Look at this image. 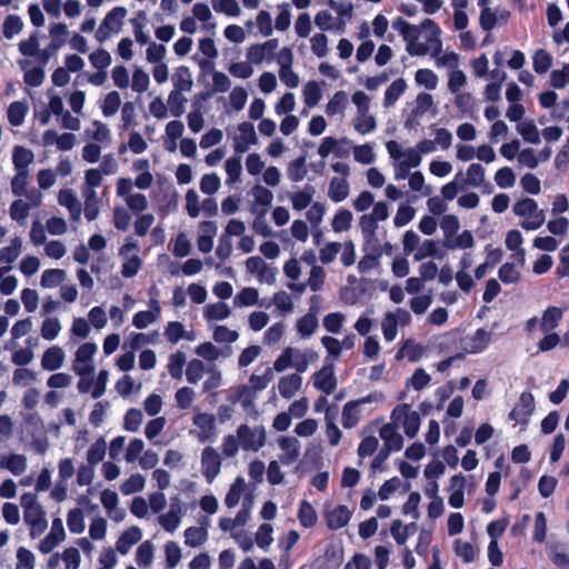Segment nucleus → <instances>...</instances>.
<instances>
[{"mask_svg": "<svg viewBox=\"0 0 569 569\" xmlns=\"http://www.w3.org/2000/svg\"><path fill=\"white\" fill-rule=\"evenodd\" d=\"M513 213L518 217H529L530 220H523L520 226L525 230H537L545 222V212L539 210L538 203L532 198H523L513 204Z\"/></svg>", "mask_w": 569, "mask_h": 569, "instance_id": "obj_1", "label": "nucleus"}, {"mask_svg": "<svg viewBox=\"0 0 569 569\" xmlns=\"http://www.w3.org/2000/svg\"><path fill=\"white\" fill-rule=\"evenodd\" d=\"M126 16L127 9L124 7L118 6L111 9L100 23L99 29L96 32V39L99 42H104L112 32H119Z\"/></svg>", "mask_w": 569, "mask_h": 569, "instance_id": "obj_2", "label": "nucleus"}, {"mask_svg": "<svg viewBox=\"0 0 569 569\" xmlns=\"http://www.w3.org/2000/svg\"><path fill=\"white\" fill-rule=\"evenodd\" d=\"M237 438L243 450L258 451L266 443V430L262 426L251 429L248 425H240L237 429Z\"/></svg>", "mask_w": 569, "mask_h": 569, "instance_id": "obj_3", "label": "nucleus"}, {"mask_svg": "<svg viewBox=\"0 0 569 569\" xmlns=\"http://www.w3.org/2000/svg\"><path fill=\"white\" fill-rule=\"evenodd\" d=\"M96 351L97 346L93 342H84L78 348L76 363L73 365L77 375L84 377L93 373L94 367L91 362Z\"/></svg>", "mask_w": 569, "mask_h": 569, "instance_id": "obj_4", "label": "nucleus"}, {"mask_svg": "<svg viewBox=\"0 0 569 569\" xmlns=\"http://www.w3.org/2000/svg\"><path fill=\"white\" fill-rule=\"evenodd\" d=\"M221 469V457L218 451L207 446L201 452V470L208 483H212Z\"/></svg>", "mask_w": 569, "mask_h": 569, "instance_id": "obj_5", "label": "nucleus"}, {"mask_svg": "<svg viewBox=\"0 0 569 569\" xmlns=\"http://www.w3.org/2000/svg\"><path fill=\"white\" fill-rule=\"evenodd\" d=\"M377 399L375 393H370L357 400L348 401L342 408L341 423L343 428L351 429L360 420L359 407L363 403L372 402Z\"/></svg>", "mask_w": 569, "mask_h": 569, "instance_id": "obj_6", "label": "nucleus"}, {"mask_svg": "<svg viewBox=\"0 0 569 569\" xmlns=\"http://www.w3.org/2000/svg\"><path fill=\"white\" fill-rule=\"evenodd\" d=\"M420 29L426 34V40L432 50V56L438 57L442 51V41L440 38L441 29L439 24L432 19L427 18L421 21Z\"/></svg>", "mask_w": 569, "mask_h": 569, "instance_id": "obj_7", "label": "nucleus"}, {"mask_svg": "<svg viewBox=\"0 0 569 569\" xmlns=\"http://www.w3.org/2000/svg\"><path fill=\"white\" fill-rule=\"evenodd\" d=\"M535 409L533 395L530 391H523L520 395L519 402L509 413V419L516 422H527L528 417Z\"/></svg>", "mask_w": 569, "mask_h": 569, "instance_id": "obj_8", "label": "nucleus"}, {"mask_svg": "<svg viewBox=\"0 0 569 569\" xmlns=\"http://www.w3.org/2000/svg\"><path fill=\"white\" fill-rule=\"evenodd\" d=\"M66 538V532L63 528L62 520L60 518H56L52 521L50 532L40 541L39 550L42 553L51 552L63 539Z\"/></svg>", "mask_w": 569, "mask_h": 569, "instance_id": "obj_9", "label": "nucleus"}, {"mask_svg": "<svg viewBox=\"0 0 569 569\" xmlns=\"http://www.w3.org/2000/svg\"><path fill=\"white\" fill-rule=\"evenodd\" d=\"M313 387L325 395H330L337 387V379L332 365L323 366L313 375Z\"/></svg>", "mask_w": 569, "mask_h": 569, "instance_id": "obj_10", "label": "nucleus"}, {"mask_svg": "<svg viewBox=\"0 0 569 569\" xmlns=\"http://www.w3.org/2000/svg\"><path fill=\"white\" fill-rule=\"evenodd\" d=\"M23 519L30 526V536L32 538L40 536L47 529L48 522L41 505L23 510Z\"/></svg>", "mask_w": 569, "mask_h": 569, "instance_id": "obj_11", "label": "nucleus"}, {"mask_svg": "<svg viewBox=\"0 0 569 569\" xmlns=\"http://www.w3.org/2000/svg\"><path fill=\"white\" fill-rule=\"evenodd\" d=\"M380 437L383 440L382 448L390 452L400 451L403 447V438L393 423L383 425L380 429Z\"/></svg>", "mask_w": 569, "mask_h": 569, "instance_id": "obj_12", "label": "nucleus"}, {"mask_svg": "<svg viewBox=\"0 0 569 569\" xmlns=\"http://www.w3.org/2000/svg\"><path fill=\"white\" fill-rule=\"evenodd\" d=\"M351 511L345 505H339L326 513V523L330 530H338L348 525Z\"/></svg>", "mask_w": 569, "mask_h": 569, "instance_id": "obj_13", "label": "nucleus"}, {"mask_svg": "<svg viewBox=\"0 0 569 569\" xmlns=\"http://www.w3.org/2000/svg\"><path fill=\"white\" fill-rule=\"evenodd\" d=\"M58 202L68 209L70 218L77 221L81 217V203L71 189H61L58 193Z\"/></svg>", "mask_w": 569, "mask_h": 569, "instance_id": "obj_14", "label": "nucleus"}, {"mask_svg": "<svg viewBox=\"0 0 569 569\" xmlns=\"http://www.w3.org/2000/svg\"><path fill=\"white\" fill-rule=\"evenodd\" d=\"M201 234L197 239V246L202 253H209L213 247V238L217 233V224L213 221L200 223Z\"/></svg>", "mask_w": 569, "mask_h": 569, "instance_id": "obj_15", "label": "nucleus"}, {"mask_svg": "<svg viewBox=\"0 0 569 569\" xmlns=\"http://www.w3.org/2000/svg\"><path fill=\"white\" fill-rule=\"evenodd\" d=\"M563 317V309L557 306H549L539 321V328L542 332L553 331Z\"/></svg>", "mask_w": 569, "mask_h": 569, "instance_id": "obj_16", "label": "nucleus"}, {"mask_svg": "<svg viewBox=\"0 0 569 569\" xmlns=\"http://www.w3.org/2000/svg\"><path fill=\"white\" fill-rule=\"evenodd\" d=\"M142 538L141 529L137 526H132L124 530L116 542V549L121 555L129 552L130 548L139 542Z\"/></svg>", "mask_w": 569, "mask_h": 569, "instance_id": "obj_17", "label": "nucleus"}, {"mask_svg": "<svg viewBox=\"0 0 569 569\" xmlns=\"http://www.w3.org/2000/svg\"><path fill=\"white\" fill-rule=\"evenodd\" d=\"M64 352L58 346L48 348L42 356L41 367L48 371H54L63 365Z\"/></svg>", "mask_w": 569, "mask_h": 569, "instance_id": "obj_18", "label": "nucleus"}, {"mask_svg": "<svg viewBox=\"0 0 569 569\" xmlns=\"http://www.w3.org/2000/svg\"><path fill=\"white\" fill-rule=\"evenodd\" d=\"M302 379L298 373H291L280 378L278 388L282 398L290 399L300 389Z\"/></svg>", "mask_w": 569, "mask_h": 569, "instance_id": "obj_19", "label": "nucleus"}, {"mask_svg": "<svg viewBox=\"0 0 569 569\" xmlns=\"http://www.w3.org/2000/svg\"><path fill=\"white\" fill-rule=\"evenodd\" d=\"M349 190V183L346 178L333 177L329 183L328 197L331 201L338 203L348 197Z\"/></svg>", "mask_w": 569, "mask_h": 569, "instance_id": "obj_20", "label": "nucleus"}, {"mask_svg": "<svg viewBox=\"0 0 569 569\" xmlns=\"http://www.w3.org/2000/svg\"><path fill=\"white\" fill-rule=\"evenodd\" d=\"M174 90L178 92L190 91L192 89V77L189 67L179 66L172 74Z\"/></svg>", "mask_w": 569, "mask_h": 569, "instance_id": "obj_21", "label": "nucleus"}, {"mask_svg": "<svg viewBox=\"0 0 569 569\" xmlns=\"http://www.w3.org/2000/svg\"><path fill=\"white\" fill-rule=\"evenodd\" d=\"M0 467L8 469L14 476H20L27 468V459L23 455L11 453L0 458Z\"/></svg>", "mask_w": 569, "mask_h": 569, "instance_id": "obj_22", "label": "nucleus"}, {"mask_svg": "<svg viewBox=\"0 0 569 569\" xmlns=\"http://www.w3.org/2000/svg\"><path fill=\"white\" fill-rule=\"evenodd\" d=\"M252 193L254 197L252 212H259L260 209H266V212H268L273 199L272 192L269 189L257 184L253 187Z\"/></svg>", "mask_w": 569, "mask_h": 569, "instance_id": "obj_23", "label": "nucleus"}, {"mask_svg": "<svg viewBox=\"0 0 569 569\" xmlns=\"http://www.w3.org/2000/svg\"><path fill=\"white\" fill-rule=\"evenodd\" d=\"M33 152L22 146H16L12 151V162L16 170L28 171V167L33 162Z\"/></svg>", "mask_w": 569, "mask_h": 569, "instance_id": "obj_24", "label": "nucleus"}, {"mask_svg": "<svg viewBox=\"0 0 569 569\" xmlns=\"http://www.w3.org/2000/svg\"><path fill=\"white\" fill-rule=\"evenodd\" d=\"M193 425L197 426L203 433L200 439L201 441L207 440L214 431L216 418L211 413H197L193 417Z\"/></svg>", "mask_w": 569, "mask_h": 569, "instance_id": "obj_25", "label": "nucleus"}, {"mask_svg": "<svg viewBox=\"0 0 569 569\" xmlns=\"http://www.w3.org/2000/svg\"><path fill=\"white\" fill-rule=\"evenodd\" d=\"M407 83L403 78L396 79L385 91L383 107H392L396 101L403 94Z\"/></svg>", "mask_w": 569, "mask_h": 569, "instance_id": "obj_26", "label": "nucleus"}, {"mask_svg": "<svg viewBox=\"0 0 569 569\" xmlns=\"http://www.w3.org/2000/svg\"><path fill=\"white\" fill-rule=\"evenodd\" d=\"M298 520L303 528H312L318 520L317 512L312 505L303 499L300 501L298 509Z\"/></svg>", "mask_w": 569, "mask_h": 569, "instance_id": "obj_27", "label": "nucleus"}, {"mask_svg": "<svg viewBox=\"0 0 569 569\" xmlns=\"http://www.w3.org/2000/svg\"><path fill=\"white\" fill-rule=\"evenodd\" d=\"M28 113V106L21 101H13L8 108V121L14 127H19L23 123L24 118Z\"/></svg>", "mask_w": 569, "mask_h": 569, "instance_id": "obj_28", "label": "nucleus"}, {"mask_svg": "<svg viewBox=\"0 0 569 569\" xmlns=\"http://www.w3.org/2000/svg\"><path fill=\"white\" fill-rule=\"evenodd\" d=\"M208 539V531L204 527H189L184 530V543L189 547H199Z\"/></svg>", "mask_w": 569, "mask_h": 569, "instance_id": "obj_29", "label": "nucleus"}, {"mask_svg": "<svg viewBox=\"0 0 569 569\" xmlns=\"http://www.w3.org/2000/svg\"><path fill=\"white\" fill-rule=\"evenodd\" d=\"M84 197V217L88 221L94 220L99 214V200L97 197V192L91 189H87L83 191Z\"/></svg>", "mask_w": 569, "mask_h": 569, "instance_id": "obj_30", "label": "nucleus"}, {"mask_svg": "<svg viewBox=\"0 0 569 569\" xmlns=\"http://www.w3.org/2000/svg\"><path fill=\"white\" fill-rule=\"evenodd\" d=\"M322 98V91L317 81H308L303 88V101L309 108L316 107Z\"/></svg>", "mask_w": 569, "mask_h": 569, "instance_id": "obj_31", "label": "nucleus"}, {"mask_svg": "<svg viewBox=\"0 0 569 569\" xmlns=\"http://www.w3.org/2000/svg\"><path fill=\"white\" fill-rule=\"evenodd\" d=\"M318 328L316 311L308 312L297 321V330L302 337L311 336Z\"/></svg>", "mask_w": 569, "mask_h": 569, "instance_id": "obj_32", "label": "nucleus"}, {"mask_svg": "<svg viewBox=\"0 0 569 569\" xmlns=\"http://www.w3.org/2000/svg\"><path fill=\"white\" fill-rule=\"evenodd\" d=\"M244 479L242 477H237L224 498V503L228 508H233L239 503L240 497L244 491Z\"/></svg>", "mask_w": 569, "mask_h": 569, "instance_id": "obj_33", "label": "nucleus"}, {"mask_svg": "<svg viewBox=\"0 0 569 569\" xmlns=\"http://www.w3.org/2000/svg\"><path fill=\"white\" fill-rule=\"evenodd\" d=\"M315 189L311 186H306L302 191L291 194L292 208L297 211L306 209L312 201Z\"/></svg>", "mask_w": 569, "mask_h": 569, "instance_id": "obj_34", "label": "nucleus"}, {"mask_svg": "<svg viewBox=\"0 0 569 569\" xmlns=\"http://www.w3.org/2000/svg\"><path fill=\"white\" fill-rule=\"evenodd\" d=\"M67 525L70 532L79 535L84 531V516L83 511L79 508L69 510L67 516Z\"/></svg>", "mask_w": 569, "mask_h": 569, "instance_id": "obj_35", "label": "nucleus"}, {"mask_svg": "<svg viewBox=\"0 0 569 569\" xmlns=\"http://www.w3.org/2000/svg\"><path fill=\"white\" fill-rule=\"evenodd\" d=\"M532 64L537 73H546L552 64V57L547 50L538 49L532 57Z\"/></svg>", "mask_w": 569, "mask_h": 569, "instance_id": "obj_36", "label": "nucleus"}, {"mask_svg": "<svg viewBox=\"0 0 569 569\" xmlns=\"http://www.w3.org/2000/svg\"><path fill=\"white\" fill-rule=\"evenodd\" d=\"M347 106V93L337 91L326 106V113L329 117L342 113Z\"/></svg>", "mask_w": 569, "mask_h": 569, "instance_id": "obj_37", "label": "nucleus"}, {"mask_svg": "<svg viewBox=\"0 0 569 569\" xmlns=\"http://www.w3.org/2000/svg\"><path fill=\"white\" fill-rule=\"evenodd\" d=\"M164 336L167 340L171 343H177L179 340L183 338L189 340L192 339V337L186 332L183 325L179 321L169 322L168 326L166 327Z\"/></svg>", "mask_w": 569, "mask_h": 569, "instance_id": "obj_38", "label": "nucleus"}, {"mask_svg": "<svg viewBox=\"0 0 569 569\" xmlns=\"http://www.w3.org/2000/svg\"><path fill=\"white\" fill-rule=\"evenodd\" d=\"M21 244L19 237L13 238L9 246L3 247L0 250V262H4L7 264L12 263L20 254Z\"/></svg>", "mask_w": 569, "mask_h": 569, "instance_id": "obj_39", "label": "nucleus"}, {"mask_svg": "<svg viewBox=\"0 0 569 569\" xmlns=\"http://www.w3.org/2000/svg\"><path fill=\"white\" fill-rule=\"evenodd\" d=\"M307 158L305 154L295 159L288 167V176L293 182L303 180L307 174Z\"/></svg>", "mask_w": 569, "mask_h": 569, "instance_id": "obj_40", "label": "nucleus"}, {"mask_svg": "<svg viewBox=\"0 0 569 569\" xmlns=\"http://www.w3.org/2000/svg\"><path fill=\"white\" fill-rule=\"evenodd\" d=\"M106 455V441L99 438L87 451V461L90 466H96L103 460Z\"/></svg>", "mask_w": 569, "mask_h": 569, "instance_id": "obj_41", "label": "nucleus"}, {"mask_svg": "<svg viewBox=\"0 0 569 569\" xmlns=\"http://www.w3.org/2000/svg\"><path fill=\"white\" fill-rule=\"evenodd\" d=\"M230 315V308L224 302H216L208 305L204 310L207 320H223Z\"/></svg>", "mask_w": 569, "mask_h": 569, "instance_id": "obj_42", "label": "nucleus"}, {"mask_svg": "<svg viewBox=\"0 0 569 569\" xmlns=\"http://www.w3.org/2000/svg\"><path fill=\"white\" fill-rule=\"evenodd\" d=\"M66 279V271L63 269H47L41 276V286L44 288H53Z\"/></svg>", "mask_w": 569, "mask_h": 569, "instance_id": "obj_43", "label": "nucleus"}, {"mask_svg": "<svg viewBox=\"0 0 569 569\" xmlns=\"http://www.w3.org/2000/svg\"><path fill=\"white\" fill-rule=\"evenodd\" d=\"M410 526H416V522H411L409 525L403 526L400 519H395L390 527V532L399 546L406 543L409 537Z\"/></svg>", "mask_w": 569, "mask_h": 569, "instance_id": "obj_44", "label": "nucleus"}, {"mask_svg": "<svg viewBox=\"0 0 569 569\" xmlns=\"http://www.w3.org/2000/svg\"><path fill=\"white\" fill-rule=\"evenodd\" d=\"M153 559V545L151 541H143L136 551V562L140 567H148Z\"/></svg>", "mask_w": 569, "mask_h": 569, "instance_id": "obj_45", "label": "nucleus"}, {"mask_svg": "<svg viewBox=\"0 0 569 569\" xmlns=\"http://www.w3.org/2000/svg\"><path fill=\"white\" fill-rule=\"evenodd\" d=\"M352 213L348 209H339L332 219V229L336 232L347 231L351 227Z\"/></svg>", "mask_w": 569, "mask_h": 569, "instance_id": "obj_46", "label": "nucleus"}, {"mask_svg": "<svg viewBox=\"0 0 569 569\" xmlns=\"http://www.w3.org/2000/svg\"><path fill=\"white\" fill-rule=\"evenodd\" d=\"M61 330V325H60V321L58 318H46L43 321H42V325H41V337L44 339V340H53L58 337L59 332Z\"/></svg>", "mask_w": 569, "mask_h": 569, "instance_id": "obj_47", "label": "nucleus"}, {"mask_svg": "<svg viewBox=\"0 0 569 569\" xmlns=\"http://www.w3.org/2000/svg\"><path fill=\"white\" fill-rule=\"evenodd\" d=\"M144 487V478L140 473L131 475L120 487L122 495L129 496L139 492Z\"/></svg>", "mask_w": 569, "mask_h": 569, "instance_id": "obj_48", "label": "nucleus"}, {"mask_svg": "<svg viewBox=\"0 0 569 569\" xmlns=\"http://www.w3.org/2000/svg\"><path fill=\"white\" fill-rule=\"evenodd\" d=\"M186 365V355L182 351L172 353L169 358L168 370L172 378L180 379L182 377L183 366Z\"/></svg>", "mask_w": 569, "mask_h": 569, "instance_id": "obj_49", "label": "nucleus"}, {"mask_svg": "<svg viewBox=\"0 0 569 569\" xmlns=\"http://www.w3.org/2000/svg\"><path fill=\"white\" fill-rule=\"evenodd\" d=\"M23 23L19 16L9 14L3 21V36L7 39H12L22 30Z\"/></svg>", "mask_w": 569, "mask_h": 569, "instance_id": "obj_50", "label": "nucleus"}, {"mask_svg": "<svg viewBox=\"0 0 569 569\" xmlns=\"http://www.w3.org/2000/svg\"><path fill=\"white\" fill-rule=\"evenodd\" d=\"M416 82L428 90H435L438 86V77L431 69H419L416 72Z\"/></svg>", "mask_w": 569, "mask_h": 569, "instance_id": "obj_51", "label": "nucleus"}, {"mask_svg": "<svg viewBox=\"0 0 569 569\" xmlns=\"http://www.w3.org/2000/svg\"><path fill=\"white\" fill-rule=\"evenodd\" d=\"M259 298L258 290L256 288H243L241 291L237 293L233 299L234 305L237 306H253L257 303Z\"/></svg>", "mask_w": 569, "mask_h": 569, "instance_id": "obj_52", "label": "nucleus"}, {"mask_svg": "<svg viewBox=\"0 0 569 569\" xmlns=\"http://www.w3.org/2000/svg\"><path fill=\"white\" fill-rule=\"evenodd\" d=\"M499 279L506 283L511 284L520 280V272L516 269L512 262L503 263L498 271Z\"/></svg>", "mask_w": 569, "mask_h": 569, "instance_id": "obj_53", "label": "nucleus"}, {"mask_svg": "<svg viewBox=\"0 0 569 569\" xmlns=\"http://www.w3.org/2000/svg\"><path fill=\"white\" fill-rule=\"evenodd\" d=\"M466 182L475 188L485 182V168L480 163H471L467 169Z\"/></svg>", "mask_w": 569, "mask_h": 569, "instance_id": "obj_54", "label": "nucleus"}, {"mask_svg": "<svg viewBox=\"0 0 569 569\" xmlns=\"http://www.w3.org/2000/svg\"><path fill=\"white\" fill-rule=\"evenodd\" d=\"M187 99L182 96V92L171 91L168 97V103L170 112L173 117H181L184 113V103Z\"/></svg>", "mask_w": 569, "mask_h": 569, "instance_id": "obj_55", "label": "nucleus"}, {"mask_svg": "<svg viewBox=\"0 0 569 569\" xmlns=\"http://www.w3.org/2000/svg\"><path fill=\"white\" fill-rule=\"evenodd\" d=\"M142 419L143 416L141 410L130 408L124 415L123 428L128 431L136 432L139 429Z\"/></svg>", "mask_w": 569, "mask_h": 569, "instance_id": "obj_56", "label": "nucleus"}, {"mask_svg": "<svg viewBox=\"0 0 569 569\" xmlns=\"http://www.w3.org/2000/svg\"><path fill=\"white\" fill-rule=\"evenodd\" d=\"M121 106V98L119 92L110 91L103 101L102 113L104 117L113 116Z\"/></svg>", "mask_w": 569, "mask_h": 569, "instance_id": "obj_57", "label": "nucleus"}, {"mask_svg": "<svg viewBox=\"0 0 569 569\" xmlns=\"http://www.w3.org/2000/svg\"><path fill=\"white\" fill-rule=\"evenodd\" d=\"M50 33L53 40L50 42L49 48L56 51L64 43V38L68 34L67 26L61 22L56 23L50 28Z\"/></svg>", "mask_w": 569, "mask_h": 569, "instance_id": "obj_58", "label": "nucleus"}, {"mask_svg": "<svg viewBox=\"0 0 569 569\" xmlns=\"http://www.w3.org/2000/svg\"><path fill=\"white\" fill-rule=\"evenodd\" d=\"M495 181L500 188H511L515 184L516 177L511 168L502 167L496 171Z\"/></svg>", "mask_w": 569, "mask_h": 569, "instance_id": "obj_59", "label": "nucleus"}, {"mask_svg": "<svg viewBox=\"0 0 569 569\" xmlns=\"http://www.w3.org/2000/svg\"><path fill=\"white\" fill-rule=\"evenodd\" d=\"M150 84L149 74L140 68H136L132 73V90L139 93L144 92Z\"/></svg>", "mask_w": 569, "mask_h": 569, "instance_id": "obj_60", "label": "nucleus"}, {"mask_svg": "<svg viewBox=\"0 0 569 569\" xmlns=\"http://www.w3.org/2000/svg\"><path fill=\"white\" fill-rule=\"evenodd\" d=\"M167 568H174L181 559V549L174 541H168L164 546Z\"/></svg>", "mask_w": 569, "mask_h": 569, "instance_id": "obj_61", "label": "nucleus"}, {"mask_svg": "<svg viewBox=\"0 0 569 569\" xmlns=\"http://www.w3.org/2000/svg\"><path fill=\"white\" fill-rule=\"evenodd\" d=\"M89 59L91 64L98 70H104L112 61L110 53L102 48L93 51L89 56Z\"/></svg>", "mask_w": 569, "mask_h": 569, "instance_id": "obj_62", "label": "nucleus"}, {"mask_svg": "<svg viewBox=\"0 0 569 569\" xmlns=\"http://www.w3.org/2000/svg\"><path fill=\"white\" fill-rule=\"evenodd\" d=\"M403 430L407 437L415 438L420 427V416L416 411H410L402 421Z\"/></svg>", "mask_w": 569, "mask_h": 569, "instance_id": "obj_63", "label": "nucleus"}, {"mask_svg": "<svg viewBox=\"0 0 569 569\" xmlns=\"http://www.w3.org/2000/svg\"><path fill=\"white\" fill-rule=\"evenodd\" d=\"M518 131L527 142L538 143L540 141L539 131L532 121L520 123Z\"/></svg>", "mask_w": 569, "mask_h": 569, "instance_id": "obj_64", "label": "nucleus"}]
</instances>
